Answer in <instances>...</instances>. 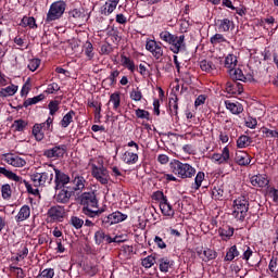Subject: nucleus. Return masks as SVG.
<instances>
[{
  "mask_svg": "<svg viewBox=\"0 0 278 278\" xmlns=\"http://www.w3.org/2000/svg\"><path fill=\"white\" fill-rule=\"evenodd\" d=\"M170 172L180 179H192L197 175V169L188 163H181L179 160H173L169 163Z\"/></svg>",
  "mask_w": 278,
  "mask_h": 278,
  "instance_id": "f257e3e1",
  "label": "nucleus"
},
{
  "mask_svg": "<svg viewBox=\"0 0 278 278\" xmlns=\"http://www.w3.org/2000/svg\"><path fill=\"white\" fill-rule=\"evenodd\" d=\"M161 40H164V42H167L170 45V51L173 53H179V51H186V43L184 42L186 40V36L181 35L179 37L170 34L168 30H163L160 34Z\"/></svg>",
  "mask_w": 278,
  "mask_h": 278,
  "instance_id": "f03ea898",
  "label": "nucleus"
},
{
  "mask_svg": "<svg viewBox=\"0 0 278 278\" xmlns=\"http://www.w3.org/2000/svg\"><path fill=\"white\" fill-rule=\"evenodd\" d=\"M66 11V2L55 1L50 5L48 11L46 23H52V21H58L62 18L64 12Z\"/></svg>",
  "mask_w": 278,
  "mask_h": 278,
  "instance_id": "7ed1b4c3",
  "label": "nucleus"
},
{
  "mask_svg": "<svg viewBox=\"0 0 278 278\" xmlns=\"http://www.w3.org/2000/svg\"><path fill=\"white\" fill-rule=\"evenodd\" d=\"M233 216L238 220H244L247 218V212H249V200L245 197H240L233 201Z\"/></svg>",
  "mask_w": 278,
  "mask_h": 278,
  "instance_id": "20e7f679",
  "label": "nucleus"
},
{
  "mask_svg": "<svg viewBox=\"0 0 278 278\" xmlns=\"http://www.w3.org/2000/svg\"><path fill=\"white\" fill-rule=\"evenodd\" d=\"M53 168L46 169L45 172H37L30 176L31 181L36 188L45 186V184H51L53 181Z\"/></svg>",
  "mask_w": 278,
  "mask_h": 278,
  "instance_id": "39448f33",
  "label": "nucleus"
},
{
  "mask_svg": "<svg viewBox=\"0 0 278 278\" xmlns=\"http://www.w3.org/2000/svg\"><path fill=\"white\" fill-rule=\"evenodd\" d=\"M50 168L55 173V190H62L63 188H71L68 184H71V177L66 175L64 172L54 167V165H50Z\"/></svg>",
  "mask_w": 278,
  "mask_h": 278,
  "instance_id": "423d86ee",
  "label": "nucleus"
},
{
  "mask_svg": "<svg viewBox=\"0 0 278 278\" xmlns=\"http://www.w3.org/2000/svg\"><path fill=\"white\" fill-rule=\"evenodd\" d=\"M123 220H127V215L121 213V212H114L106 217L102 219V223L106 226L110 227L112 225H116L118 223H123Z\"/></svg>",
  "mask_w": 278,
  "mask_h": 278,
  "instance_id": "0eeeda50",
  "label": "nucleus"
},
{
  "mask_svg": "<svg viewBox=\"0 0 278 278\" xmlns=\"http://www.w3.org/2000/svg\"><path fill=\"white\" fill-rule=\"evenodd\" d=\"M80 205H84V207H97V205H99V200H97V194H94V191L81 193Z\"/></svg>",
  "mask_w": 278,
  "mask_h": 278,
  "instance_id": "6e6552de",
  "label": "nucleus"
},
{
  "mask_svg": "<svg viewBox=\"0 0 278 278\" xmlns=\"http://www.w3.org/2000/svg\"><path fill=\"white\" fill-rule=\"evenodd\" d=\"M65 153H66V144L55 146L51 149L43 151L45 157H48V159L64 157Z\"/></svg>",
  "mask_w": 278,
  "mask_h": 278,
  "instance_id": "1a4fd4ad",
  "label": "nucleus"
},
{
  "mask_svg": "<svg viewBox=\"0 0 278 278\" xmlns=\"http://www.w3.org/2000/svg\"><path fill=\"white\" fill-rule=\"evenodd\" d=\"M92 175L103 186L108 185V182L110 181V174L108 173V169H105V167L94 166Z\"/></svg>",
  "mask_w": 278,
  "mask_h": 278,
  "instance_id": "9d476101",
  "label": "nucleus"
},
{
  "mask_svg": "<svg viewBox=\"0 0 278 278\" xmlns=\"http://www.w3.org/2000/svg\"><path fill=\"white\" fill-rule=\"evenodd\" d=\"M75 194L71 187L63 188L56 195L55 201L56 203H68L71 201V197Z\"/></svg>",
  "mask_w": 278,
  "mask_h": 278,
  "instance_id": "9b49d317",
  "label": "nucleus"
},
{
  "mask_svg": "<svg viewBox=\"0 0 278 278\" xmlns=\"http://www.w3.org/2000/svg\"><path fill=\"white\" fill-rule=\"evenodd\" d=\"M72 179H73V184L74 186L71 187L70 189L75 193L77 191L84 190V188H86V178H84V176H79V175H72Z\"/></svg>",
  "mask_w": 278,
  "mask_h": 278,
  "instance_id": "f8f14e48",
  "label": "nucleus"
},
{
  "mask_svg": "<svg viewBox=\"0 0 278 278\" xmlns=\"http://www.w3.org/2000/svg\"><path fill=\"white\" fill-rule=\"evenodd\" d=\"M235 162L239 166H249L251 164V157L249 156V153L244 151H238L235 155Z\"/></svg>",
  "mask_w": 278,
  "mask_h": 278,
  "instance_id": "ddd939ff",
  "label": "nucleus"
},
{
  "mask_svg": "<svg viewBox=\"0 0 278 278\" xmlns=\"http://www.w3.org/2000/svg\"><path fill=\"white\" fill-rule=\"evenodd\" d=\"M48 216L52 220H60V218H64V208L60 206H52L48 210Z\"/></svg>",
  "mask_w": 278,
  "mask_h": 278,
  "instance_id": "4468645a",
  "label": "nucleus"
},
{
  "mask_svg": "<svg viewBox=\"0 0 278 278\" xmlns=\"http://www.w3.org/2000/svg\"><path fill=\"white\" fill-rule=\"evenodd\" d=\"M226 91L228 92V94H240L241 92H243L242 84L237 81L227 83Z\"/></svg>",
  "mask_w": 278,
  "mask_h": 278,
  "instance_id": "2eb2a0df",
  "label": "nucleus"
},
{
  "mask_svg": "<svg viewBox=\"0 0 278 278\" xmlns=\"http://www.w3.org/2000/svg\"><path fill=\"white\" fill-rule=\"evenodd\" d=\"M31 216V208L29 205H23L17 214L16 223H23V220H27Z\"/></svg>",
  "mask_w": 278,
  "mask_h": 278,
  "instance_id": "dca6fc26",
  "label": "nucleus"
},
{
  "mask_svg": "<svg viewBox=\"0 0 278 278\" xmlns=\"http://www.w3.org/2000/svg\"><path fill=\"white\" fill-rule=\"evenodd\" d=\"M160 208L164 216H175V211H173V206L168 203V199L160 201Z\"/></svg>",
  "mask_w": 278,
  "mask_h": 278,
  "instance_id": "f3484780",
  "label": "nucleus"
},
{
  "mask_svg": "<svg viewBox=\"0 0 278 278\" xmlns=\"http://www.w3.org/2000/svg\"><path fill=\"white\" fill-rule=\"evenodd\" d=\"M270 181L268 178L262 176V175H256L251 177V184L252 186H257L258 188H266Z\"/></svg>",
  "mask_w": 278,
  "mask_h": 278,
  "instance_id": "a211bd4d",
  "label": "nucleus"
},
{
  "mask_svg": "<svg viewBox=\"0 0 278 278\" xmlns=\"http://www.w3.org/2000/svg\"><path fill=\"white\" fill-rule=\"evenodd\" d=\"M213 160H215V162H218V164H225L229 162V148L225 147L222 154H213Z\"/></svg>",
  "mask_w": 278,
  "mask_h": 278,
  "instance_id": "6ab92c4d",
  "label": "nucleus"
},
{
  "mask_svg": "<svg viewBox=\"0 0 278 278\" xmlns=\"http://www.w3.org/2000/svg\"><path fill=\"white\" fill-rule=\"evenodd\" d=\"M225 105L227 108V110H229V112H231V114H242V112H244V106H242L241 103H233L230 101H226Z\"/></svg>",
  "mask_w": 278,
  "mask_h": 278,
  "instance_id": "aec40b11",
  "label": "nucleus"
},
{
  "mask_svg": "<svg viewBox=\"0 0 278 278\" xmlns=\"http://www.w3.org/2000/svg\"><path fill=\"white\" fill-rule=\"evenodd\" d=\"M7 163L11 166H15L16 168H22V166H25V164H27V162L24 159H21V156L13 155L7 157Z\"/></svg>",
  "mask_w": 278,
  "mask_h": 278,
  "instance_id": "412c9836",
  "label": "nucleus"
},
{
  "mask_svg": "<svg viewBox=\"0 0 278 278\" xmlns=\"http://www.w3.org/2000/svg\"><path fill=\"white\" fill-rule=\"evenodd\" d=\"M31 134L37 142H41V140H45V130L42 129V125L35 124L33 126Z\"/></svg>",
  "mask_w": 278,
  "mask_h": 278,
  "instance_id": "4be33fe9",
  "label": "nucleus"
},
{
  "mask_svg": "<svg viewBox=\"0 0 278 278\" xmlns=\"http://www.w3.org/2000/svg\"><path fill=\"white\" fill-rule=\"evenodd\" d=\"M0 175H4L7 179H11L12 181H23L22 177H20L12 170L5 169V167H0Z\"/></svg>",
  "mask_w": 278,
  "mask_h": 278,
  "instance_id": "5701e85b",
  "label": "nucleus"
},
{
  "mask_svg": "<svg viewBox=\"0 0 278 278\" xmlns=\"http://www.w3.org/2000/svg\"><path fill=\"white\" fill-rule=\"evenodd\" d=\"M233 227L226 226L218 229V233L223 240H229L233 236Z\"/></svg>",
  "mask_w": 278,
  "mask_h": 278,
  "instance_id": "b1692460",
  "label": "nucleus"
},
{
  "mask_svg": "<svg viewBox=\"0 0 278 278\" xmlns=\"http://www.w3.org/2000/svg\"><path fill=\"white\" fill-rule=\"evenodd\" d=\"M179 101V98H177V94H173L172 98H169V111L172 116H177L179 110V104L177 103Z\"/></svg>",
  "mask_w": 278,
  "mask_h": 278,
  "instance_id": "393cba45",
  "label": "nucleus"
},
{
  "mask_svg": "<svg viewBox=\"0 0 278 278\" xmlns=\"http://www.w3.org/2000/svg\"><path fill=\"white\" fill-rule=\"evenodd\" d=\"M240 255V250H238L237 245H232L229 251L226 253L225 262H233L236 257Z\"/></svg>",
  "mask_w": 278,
  "mask_h": 278,
  "instance_id": "a878e982",
  "label": "nucleus"
},
{
  "mask_svg": "<svg viewBox=\"0 0 278 278\" xmlns=\"http://www.w3.org/2000/svg\"><path fill=\"white\" fill-rule=\"evenodd\" d=\"M200 68L204 73H212V71H216V65L212 61L203 60L200 62Z\"/></svg>",
  "mask_w": 278,
  "mask_h": 278,
  "instance_id": "bb28decb",
  "label": "nucleus"
},
{
  "mask_svg": "<svg viewBox=\"0 0 278 278\" xmlns=\"http://www.w3.org/2000/svg\"><path fill=\"white\" fill-rule=\"evenodd\" d=\"M17 90H18V86L11 85L1 89L0 94L1 97H14Z\"/></svg>",
  "mask_w": 278,
  "mask_h": 278,
  "instance_id": "cd10ccee",
  "label": "nucleus"
},
{
  "mask_svg": "<svg viewBox=\"0 0 278 278\" xmlns=\"http://www.w3.org/2000/svg\"><path fill=\"white\" fill-rule=\"evenodd\" d=\"M40 101H45V94L40 93L34 98H28L24 101L23 108H29V105H36V103H40Z\"/></svg>",
  "mask_w": 278,
  "mask_h": 278,
  "instance_id": "c85d7f7f",
  "label": "nucleus"
},
{
  "mask_svg": "<svg viewBox=\"0 0 278 278\" xmlns=\"http://www.w3.org/2000/svg\"><path fill=\"white\" fill-rule=\"evenodd\" d=\"M123 160L126 164H136V162H138V153L126 151L123 155Z\"/></svg>",
  "mask_w": 278,
  "mask_h": 278,
  "instance_id": "c756f323",
  "label": "nucleus"
},
{
  "mask_svg": "<svg viewBox=\"0 0 278 278\" xmlns=\"http://www.w3.org/2000/svg\"><path fill=\"white\" fill-rule=\"evenodd\" d=\"M28 123L25 119H15L12 124V129L14 131H25Z\"/></svg>",
  "mask_w": 278,
  "mask_h": 278,
  "instance_id": "7c9ffc66",
  "label": "nucleus"
},
{
  "mask_svg": "<svg viewBox=\"0 0 278 278\" xmlns=\"http://www.w3.org/2000/svg\"><path fill=\"white\" fill-rule=\"evenodd\" d=\"M200 257L203 260V262H210V260H216V251L206 249L203 251V253H200Z\"/></svg>",
  "mask_w": 278,
  "mask_h": 278,
  "instance_id": "2f4dec72",
  "label": "nucleus"
},
{
  "mask_svg": "<svg viewBox=\"0 0 278 278\" xmlns=\"http://www.w3.org/2000/svg\"><path fill=\"white\" fill-rule=\"evenodd\" d=\"M108 238H110V235H105L103 230H98L94 233V240L96 244H103V242H108Z\"/></svg>",
  "mask_w": 278,
  "mask_h": 278,
  "instance_id": "473e14b6",
  "label": "nucleus"
},
{
  "mask_svg": "<svg viewBox=\"0 0 278 278\" xmlns=\"http://www.w3.org/2000/svg\"><path fill=\"white\" fill-rule=\"evenodd\" d=\"M73 116H75V111L71 110L68 113H66L62 121H61V127H68L73 121Z\"/></svg>",
  "mask_w": 278,
  "mask_h": 278,
  "instance_id": "72a5a7b5",
  "label": "nucleus"
},
{
  "mask_svg": "<svg viewBox=\"0 0 278 278\" xmlns=\"http://www.w3.org/2000/svg\"><path fill=\"white\" fill-rule=\"evenodd\" d=\"M249 143H251V137L247 135H242L237 140V147L238 149H244L249 147Z\"/></svg>",
  "mask_w": 278,
  "mask_h": 278,
  "instance_id": "f704fd0d",
  "label": "nucleus"
},
{
  "mask_svg": "<svg viewBox=\"0 0 278 278\" xmlns=\"http://www.w3.org/2000/svg\"><path fill=\"white\" fill-rule=\"evenodd\" d=\"M230 75L232 79H236L237 81H247V76L242 73V70H230Z\"/></svg>",
  "mask_w": 278,
  "mask_h": 278,
  "instance_id": "c9c22d12",
  "label": "nucleus"
},
{
  "mask_svg": "<svg viewBox=\"0 0 278 278\" xmlns=\"http://www.w3.org/2000/svg\"><path fill=\"white\" fill-rule=\"evenodd\" d=\"M223 5H225L226 8H230V10H236L237 14H239V16H244V14H247V8L241 7V8H235V5L231 3V1H224Z\"/></svg>",
  "mask_w": 278,
  "mask_h": 278,
  "instance_id": "e433bc0d",
  "label": "nucleus"
},
{
  "mask_svg": "<svg viewBox=\"0 0 278 278\" xmlns=\"http://www.w3.org/2000/svg\"><path fill=\"white\" fill-rule=\"evenodd\" d=\"M236 62H238L236 56L233 54H228L225 59V67L233 71V68H236Z\"/></svg>",
  "mask_w": 278,
  "mask_h": 278,
  "instance_id": "4c0bfd02",
  "label": "nucleus"
},
{
  "mask_svg": "<svg viewBox=\"0 0 278 278\" xmlns=\"http://www.w3.org/2000/svg\"><path fill=\"white\" fill-rule=\"evenodd\" d=\"M90 207H92V206H84L83 207V214H85L86 216H89L90 218H94V216H99V214L103 213V211H101V210L94 211Z\"/></svg>",
  "mask_w": 278,
  "mask_h": 278,
  "instance_id": "58836bf2",
  "label": "nucleus"
},
{
  "mask_svg": "<svg viewBox=\"0 0 278 278\" xmlns=\"http://www.w3.org/2000/svg\"><path fill=\"white\" fill-rule=\"evenodd\" d=\"M231 25H233V22H231L229 18L220 20L219 31H229V29H231Z\"/></svg>",
  "mask_w": 278,
  "mask_h": 278,
  "instance_id": "ea45409f",
  "label": "nucleus"
},
{
  "mask_svg": "<svg viewBox=\"0 0 278 278\" xmlns=\"http://www.w3.org/2000/svg\"><path fill=\"white\" fill-rule=\"evenodd\" d=\"M122 64L123 66H126V68H128V71H131V73H134V71H136V64H134V61H131V59L122 55Z\"/></svg>",
  "mask_w": 278,
  "mask_h": 278,
  "instance_id": "a19ab883",
  "label": "nucleus"
},
{
  "mask_svg": "<svg viewBox=\"0 0 278 278\" xmlns=\"http://www.w3.org/2000/svg\"><path fill=\"white\" fill-rule=\"evenodd\" d=\"M110 103H113L114 110H118V108H121V93H112L110 96Z\"/></svg>",
  "mask_w": 278,
  "mask_h": 278,
  "instance_id": "79ce46f5",
  "label": "nucleus"
},
{
  "mask_svg": "<svg viewBox=\"0 0 278 278\" xmlns=\"http://www.w3.org/2000/svg\"><path fill=\"white\" fill-rule=\"evenodd\" d=\"M203 179H205V173L199 172L194 179V189L199 190L201 188V184H203Z\"/></svg>",
  "mask_w": 278,
  "mask_h": 278,
  "instance_id": "37998d69",
  "label": "nucleus"
},
{
  "mask_svg": "<svg viewBox=\"0 0 278 278\" xmlns=\"http://www.w3.org/2000/svg\"><path fill=\"white\" fill-rule=\"evenodd\" d=\"M141 264L144 268H151L155 264V256L149 255L141 261Z\"/></svg>",
  "mask_w": 278,
  "mask_h": 278,
  "instance_id": "c03bdc74",
  "label": "nucleus"
},
{
  "mask_svg": "<svg viewBox=\"0 0 278 278\" xmlns=\"http://www.w3.org/2000/svg\"><path fill=\"white\" fill-rule=\"evenodd\" d=\"M48 108L50 111V115L54 116L55 112H58V110H60V102L58 100H52L48 104Z\"/></svg>",
  "mask_w": 278,
  "mask_h": 278,
  "instance_id": "a18cd8bd",
  "label": "nucleus"
},
{
  "mask_svg": "<svg viewBox=\"0 0 278 278\" xmlns=\"http://www.w3.org/2000/svg\"><path fill=\"white\" fill-rule=\"evenodd\" d=\"M55 270L53 268L43 269L36 278H53Z\"/></svg>",
  "mask_w": 278,
  "mask_h": 278,
  "instance_id": "49530a36",
  "label": "nucleus"
},
{
  "mask_svg": "<svg viewBox=\"0 0 278 278\" xmlns=\"http://www.w3.org/2000/svg\"><path fill=\"white\" fill-rule=\"evenodd\" d=\"M2 198L3 199H11L12 197V187L10 185H3L1 187Z\"/></svg>",
  "mask_w": 278,
  "mask_h": 278,
  "instance_id": "de8ad7c7",
  "label": "nucleus"
},
{
  "mask_svg": "<svg viewBox=\"0 0 278 278\" xmlns=\"http://www.w3.org/2000/svg\"><path fill=\"white\" fill-rule=\"evenodd\" d=\"M172 266L170 261L168 258L160 260V270L161 273H168V268Z\"/></svg>",
  "mask_w": 278,
  "mask_h": 278,
  "instance_id": "09e8293b",
  "label": "nucleus"
},
{
  "mask_svg": "<svg viewBox=\"0 0 278 278\" xmlns=\"http://www.w3.org/2000/svg\"><path fill=\"white\" fill-rule=\"evenodd\" d=\"M130 99L132 101H142V91H140V88L137 87L130 91Z\"/></svg>",
  "mask_w": 278,
  "mask_h": 278,
  "instance_id": "8fccbe9b",
  "label": "nucleus"
},
{
  "mask_svg": "<svg viewBox=\"0 0 278 278\" xmlns=\"http://www.w3.org/2000/svg\"><path fill=\"white\" fill-rule=\"evenodd\" d=\"M29 90H31V78H28L26 83L23 85L21 96L27 97V94H29Z\"/></svg>",
  "mask_w": 278,
  "mask_h": 278,
  "instance_id": "3c124183",
  "label": "nucleus"
},
{
  "mask_svg": "<svg viewBox=\"0 0 278 278\" xmlns=\"http://www.w3.org/2000/svg\"><path fill=\"white\" fill-rule=\"evenodd\" d=\"M136 116H137V118H146V121H151V113H149V111H144L142 109L136 110Z\"/></svg>",
  "mask_w": 278,
  "mask_h": 278,
  "instance_id": "603ef678",
  "label": "nucleus"
},
{
  "mask_svg": "<svg viewBox=\"0 0 278 278\" xmlns=\"http://www.w3.org/2000/svg\"><path fill=\"white\" fill-rule=\"evenodd\" d=\"M116 5H118V1H112L111 3L105 2L104 14H112V12L116 10Z\"/></svg>",
  "mask_w": 278,
  "mask_h": 278,
  "instance_id": "864d4df0",
  "label": "nucleus"
},
{
  "mask_svg": "<svg viewBox=\"0 0 278 278\" xmlns=\"http://www.w3.org/2000/svg\"><path fill=\"white\" fill-rule=\"evenodd\" d=\"M239 251H243L242 260H245L247 262L251 258V255H253V250H251L249 245H243V248H239Z\"/></svg>",
  "mask_w": 278,
  "mask_h": 278,
  "instance_id": "5fc2aeb1",
  "label": "nucleus"
},
{
  "mask_svg": "<svg viewBox=\"0 0 278 278\" xmlns=\"http://www.w3.org/2000/svg\"><path fill=\"white\" fill-rule=\"evenodd\" d=\"M71 225H73V227H75V229H81V227H84V219H81L77 216H72Z\"/></svg>",
  "mask_w": 278,
  "mask_h": 278,
  "instance_id": "6e6d98bb",
  "label": "nucleus"
},
{
  "mask_svg": "<svg viewBox=\"0 0 278 278\" xmlns=\"http://www.w3.org/2000/svg\"><path fill=\"white\" fill-rule=\"evenodd\" d=\"M94 48L92 47V43L90 41H87L85 54L87 55L88 60H92V58H94V53L92 52Z\"/></svg>",
  "mask_w": 278,
  "mask_h": 278,
  "instance_id": "4d7b16f0",
  "label": "nucleus"
},
{
  "mask_svg": "<svg viewBox=\"0 0 278 278\" xmlns=\"http://www.w3.org/2000/svg\"><path fill=\"white\" fill-rule=\"evenodd\" d=\"M40 66V60L39 59H31L28 63V68L34 73V71H38V67Z\"/></svg>",
  "mask_w": 278,
  "mask_h": 278,
  "instance_id": "13d9d810",
  "label": "nucleus"
},
{
  "mask_svg": "<svg viewBox=\"0 0 278 278\" xmlns=\"http://www.w3.org/2000/svg\"><path fill=\"white\" fill-rule=\"evenodd\" d=\"M225 41H226L225 37L220 34H215L213 37H211L212 45H218V43L225 42Z\"/></svg>",
  "mask_w": 278,
  "mask_h": 278,
  "instance_id": "bf43d9fd",
  "label": "nucleus"
},
{
  "mask_svg": "<svg viewBox=\"0 0 278 278\" xmlns=\"http://www.w3.org/2000/svg\"><path fill=\"white\" fill-rule=\"evenodd\" d=\"M152 55L155 58V60H160L162 55H164V50H162V47L156 45V47L152 50Z\"/></svg>",
  "mask_w": 278,
  "mask_h": 278,
  "instance_id": "052dcab7",
  "label": "nucleus"
},
{
  "mask_svg": "<svg viewBox=\"0 0 278 278\" xmlns=\"http://www.w3.org/2000/svg\"><path fill=\"white\" fill-rule=\"evenodd\" d=\"M223 194H225V191L220 188H214L212 190V195L214 197V199H217L218 201L223 199Z\"/></svg>",
  "mask_w": 278,
  "mask_h": 278,
  "instance_id": "680f3d73",
  "label": "nucleus"
},
{
  "mask_svg": "<svg viewBox=\"0 0 278 278\" xmlns=\"http://www.w3.org/2000/svg\"><path fill=\"white\" fill-rule=\"evenodd\" d=\"M112 51H114V49L112 48V45L104 43L101 46V53L103 55H110V53H112Z\"/></svg>",
  "mask_w": 278,
  "mask_h": 278,
  "instance_id": "e2e57ef3",
  "label": "nucleus"
},
{
  "mask_svg": "<svg viewBox=\"0 0 278 278\" xmlns=\"http://www.w3.org/2000/svg\"><path fill=\"white\" fill-rule=\"evenodd\" d=\"M58 90H60V86L58 85V83H52L48 86L46 92L48 94H53L54 92H58Z\"/></svg>",
  "mask_w": 278,
  "mask_h": 278,
  "instance_id": "0e129e2a",
  "label": "nucleus"
},
{
  "mask_svg": "<svg viewBox=\"0 0 278 278\" xmlns=\"http://www.w3.org/2000/svg\"><path fill=\"white\" fill-rule=\"evenodd\" d=\"M83 15H84V10L81 9H74L70 11V16H72L73 18H81Z\"/></svg>",
  "mask_w": 278,
  "mask_h": 278,
  "instance_id": "69168bd1",
  "label": "nucleus"
},
{
  "mask_svg": "<svg viewBox=\"0 0 278 278\" xmlns=\"http://www.w3.org/2000/svg\"><path fill=\"white\" fill-rule=\"evenodd\" d=\"M207 97L205 94H200L194 102L195 108H199V105H203L206 101Z\"/></svg>",
  "mask_w": 278,
  "mask_h": 278,
  "instance_id": "338daca9",
  "label": "nucleus"
},
{
  "mask_svg": "<svg viewBox=\"0 0 278 278\" xmlns=\"http://www.w3.org/2000/svg\"><path fill=\"white\" fill-rule=\"evenodd\" d=\"M154 242L159 247V249H166V243L164 242V240L161 237L156 236L154 238Z\"/></svg>",
  "mask_w": 278,
  "mask_h": 278,
  "instance_id": "774afa93",
  "label": "nucleus"
}]
</instances>
